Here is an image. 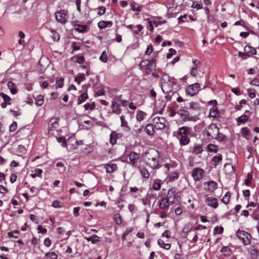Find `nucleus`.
Returning a JSON list of instances; mask_svg holds the SVG:
<instances>
[{
    "label": "nucleus",
    "mask_w": 259,
    "mask_h": 259,
    "mask_svg": "<svg viewBox=\"0 0 259 259\" xmlns=\"http://www.w3.org/2000/svg\"><path fill=\"white\" fill-rule=\"evenodd\" d=\"M58 255L54 252H49L46 253L44 259H57Z\"/></svg>",
    "instance_id": "f704fd0d"
},
{
    "label": "nucleus",
    "mask_w": 259,
    "mask_h": 259,
    "mask_svg": "<svg viewBox=\"0 0 259 259\" xmlns=\"http://www.w3.org/2000/svg\"><path fill=\"white\" fill-rule=\"evenodd\" d=\"M244 51L245 52L247 53V54H250L251 55H255L256 54V50L252 47L250 46H246L244 48Z\"/></svg>",
    "instance_id": "4c0bfd02"
},
{
    "label": "nucleus",
    "mask_w": 259,
    "mask_h": 259,
    "mask_svg": "<svg viewBox=\"0 0 259 259\" xmlns=\"http://www.w3.org/2000/svg\"><path fill=\"white\" fill-rule=\"evenodd\" d=\"M85 79V75L83 73L78 74L74 79V80L78 84H79L81 81Z\"/></svg>",
    "instance_id": "a19ab883"
},
{
    "label": "nucleus",
    "mask_w": 259,
    "mask_h": 259,
    "mask_svg": "<svg viewBox=\"0 0 259 259\" xmlns=\"http://www.w3.org/2000/svg\"><path fill=\"white\" fill-rule=\"evenodd\" d=\"M231 196V193L229 191L227 192L223 198L222 199L221 201L225 204H228Z\"/></svg>",
    "instance_id": "79ce46f5"
},
{
    "label": "nucleus",
    "mask_w": 259,
    "mask_h": 259,
    "mask_svg": "<svg viewBox=\"0 0 259 259\" xmlns=\"http://www.w3.org/2000/svg\"><path fill=\"white\" fill-rule=\"evenodd\" d=\"M202 135L205 140L210 142L213 140H216L218 141H223L225 139V136L220 132V129L216 124L211 123L204 128Z\"/></svg>",
    "instance_id": "f257e3e1"
},
{
    "label": "nucleus",
    "mask_w": 259,
    "mask_h": 259,
    "mask_svg": "<svg viewBox=\"0 0 259 259\" xmlns=\"http://www.w3.org/2000/svg\"><path fill=\"white\" fill-rule=\"evenodd\" d=\"M146 20L147 21L148 23V26H147V28L151 32H152L153 30V29H154L153 25H154V26L155 27H157L158 26L160 25L162 23H164V21L162 22V21H159V20H154L153 23L152 21L149 18L146 19Z\"/></svg>",
    "instance_id": "dca6fc26"
},
{
    "label": "nucleus",
    "mask_w": 259,
    "mask_h": 259,
    "mask_svg": "<svg viewBox=\"0 0 259 259\" xmlns=\"http://www.w3.org/2000/svg\"><path fill=\"white\" fill-rule=\"evenodd\" d=\"M131 7L132 8V10L133 11H136L137 13H136V15H138L139 13L141 11L142 7L141 6H139L137 4H136L135 2H133L131 5Z\"/></svg>",
    "instance_id": "ea45409f"
},
{
    "label": "nucleus",
    "mask_w": 259,
    "mask_h": 259,
    "mask_svg": "<svg viewBox=\"0 0 259 259\" xmlns=\"http://www.w3.org/2000/svg\"><path fill=\"white\" fill-rule=\"evenodd\" d=\"M128 157L130 159V163L132 165H135L138 162V160L139 158V155L134 152L131 151L128 154Z\"/></svg>",
    "instance_id": "f3484780"
},
{
    "label": "nucleus",
    "mask_w": 259,
    "mask_h": 259,
    "mask_svg": "<svg viewBox=\"0 0 259 259\" xmlns=\"http://www.w3.org/2000/svg\"><path fill=\"white\" fill-rule=\"evenodd\" d=\"M112 25V22L111 21H99L98 23V27L100 29H104L107 27H110Z\"/></svg>",
    "instance_id": "bb28decb"
},
{
    "label": "nucleus",
    "mask_w": 259,
    "mask_h": 259,
    "mask_svg": "<svg viewBox=\"0 0 259 259\" xmlns=\"http://www.w3.org/2000/svg\"><path fill=\"white\" fill-rule=\"evenodd\" d=\"M159 83L162 92L166 94L172 93L173 86L177 84V81L174 77H170L167 74H163Z\"/></svg>",
    "instance_id": "7ed1b4c3"
},
{
    "label": "nucleus",
    "mask_w": 259,
    "mask_h": 259,
    "mask_svg": "<svg viewBox=\"0 0 259 259\" xmlns=\"http://www.w3.org/2000/svg\"><path fill=\"white\" fill-rule=\"evenodd\" d=\"M146 197H147L148 199H149L150 201L151 199H154V203L156 201L157 195L156 193H153L152 190H149L146 195Z\"/></svg>",
    "instance_id": "58836bf2"
},
{
    "label": "nucleus",
    "mask_w": 259,
    "mask_h": 259,
    "mask_svg": "<svg viewBox=\"0 0 259 259\" xmlns=\"http://www.w3.org/2000/svg\"><path fill=\"white\" fill-rule=\"evenodd\" d=\"M139 66L141 69L145 67V73L149 74L155 68L156 61L154 59H152L151 60H143L141 62Z\"/></svg>",
    "instance_id": "423d86ee"
},
{
    "label": "nucleus",
    "mask_w": 259,
    "mask_h": 259,
    "mask_svg": "<svg viewBox=\"0 0 259 259\" xmlns=\"http://www.w3.org/2000/svg\"><path fill=\"white\" fill-rule=\"evenodd\" d=\"M42 173V170L39 168H36L34 169V173L30 175L32 178H35L36 177H40Z\"/></svg>",
    "instance_id": "864d4df0"
},
{
    "label": "nucleus",
    "mask_w": 259,
    "mask_h": 259,
    "mask_svg": "<svg viewBox=\"0 0 259 259\" xmlns=\"http://www.w3.org/2000/svg\"><path fill=\"white\" fill-rule=\"evenodd\" d=\"M143 29V26L138 24L136 26L133 27V29H132L133 33L135 34H138L139 32H140Z\"/></svg>",
    "instance_id": "6e6d98bb"
},
{
    "label": "nucleus",
    "mask_w": 259,
    "mask_h": 259,
    "mask_svg": "<svg viewBox=\"0 0 259 259\" xmlns=\"http://www.w3.org/2000/svg\"><path fill=\"white\" fill-rule=\"evenodd\" d=\"M52 33L51 37L54 41H58L60 39V35L59 33L54 30H51Z\"/></svg>",
    "instance_id": "49530a36"
},
{
    "label": "nucleus",
    "mask_w": 259,
    "mask_h": 259,
    "mask_svg": "<svg viewBox=\"0 0 259 259\" xmlns=\"http://www.w3.org/2000/svg\"><path fill=\"white\" fill-rule=\"evenodd\" d=\"M250 114L251 113L249 110H246L245 114L242 115L236 118L237 125L239 126L241 124L246 123L248 120Z\"/></svg>",
    "instance_id": "f8f14e48"
},
{
    "label": "nucleus",
    "mask_w": 259,
    "mask_h": 259,
    "mask_svg": "<svg viewBox=\"0 0 259 259\" xmlns=\"http://www.w3.org/2000/svg\"><path fill=\"white\" fill-rule=\"evenodd\" d=\"M247 94L250 98H254L255 97V91L253 89H248Z\"/></svg>",
    "instance_id": "0e129e2a"
},
{
    "label": "nucleus",
    "mask_w": 259,
    "mask_h": 259,
    "mask_svg": "<svg viewBox=\"0 0 259 259\" xmlns=\"http://www.w3.org/2000/svg\"><path fill=\"white\" fill-rule=\"evenodd\" d=\"M154 156H149L148 158V162L146 164L152 169H158L161 167L159 161V153L157 150H153Z\"/></svg>",
    "instance_id": "20e7f679"
},
{
    "label": "nucleus",
    "mask_w": 259,
    "mask_h": 259,
    "mask_svg": "<svg viewBox=\"0 0 259 259\" xmlns=\"http://www.w3.org/2000/svg\"><path fill=\"white\" fill-rule=\"evenodd\" d=\"M64 78L57 77L56 78V88H62L64 85Z\"/></svg>",
    "instance_id": "603ef678"
},
{
    "label": "nucleus",
    "mask_w": 259,
    "mask_h": 259,
    "mask_svg": "<svg viewBox=\"0 0 259 259\" xmlns=\"http://www.w3.org/2000/svg\"><path fill=\"white\" fill-rule=\"evenodd\" d=\"M241 134L246 140H249L251 136L250 131L247 127H242L241 129Z\"/></svg>",
    "instance_id": "393cba45"
},
{
    "label": "nucleus",
    "mask_w": 259,
    "mask_h": 259,
    "mask_svg": "<svg viewBox=\"0 0 259 259\" xmlns=\"http://www.w3.org/2000/svg\"><path fill=\"white\" fill-rule=\"evenodd\" d=\"M0 96L3 99L4 102L7 103L8 105L11 104V101L12 99L9 96L3 92H1L0 93Z\"/></svg>",
    "instance_id": "37998d69"
},
{
    "label": "nucleus",
    "mask_w": 259,
    "mask_h": 259,
    "mask_svg": "<svg viewBox=\"0 0 259 259\" xmlns=\"http://www.w3.org/2000/svg\"><path fill=\"white\" fill-rule=\"evenodd\" d=\"M122 135L120 133H117L115 131H112L110 135V143L112 145L116 143L117 139L121 138Z\"/></svg>",
    "instance_id": "412c9836"
},
{
    "label": "nucleus",
    "mask_w": 259,
    "mask_h": 259,
    "mask_svg": "<svg viewBox=\"0 0 259 259\" xmlns=\"http://www.w3.org/2000/svg\"><path fill=\"white\" fill-rule=\"evenodd\" d=\"M205 202L210 207L216 208L218 206V200L212 197H208L205 199Z\"/></svg>",
    "instance_id": "2eb2a0df"
},
{
    "label": "nucleus",
    "mask_w": 259,
    "mask_h": 259,
    "mask_svg": "<svg viewBox=\"0 0 259 259\" xmlns=\"http://www.w3.org/2000/svg\"><path fill=\"white\" fill-rule=\"evenodd\" d=\"M250 255L252 259H259V250L256 249L252 250Z\"/></svg>",
    "instance_id": "8fccbe9b"
},
{
    "label": "nucleus",
    "mask_w": 259,
    "mask_h": 259,
    "mask_svg": "<svg viewBox=\"0 0 259 259\" xmlns=\"http://www.w3.org/2000/svg\"><path fill=\"white\" fill-rule=\"evenodd\" d=\"M59 118H52L49 122L48 132L51 133L59 127Z\"/></svg>",
    "instance_id": "ddd939ff"
},
{
    "label": "nucleus",
    "mask_w": 259,
    "mask_h": 259,
    "mask_svg": "<svg viewBox=\"0 0 259 259\" xmlns=\"http://www.w3.org/2000/svg\"><path fill=\"white\" fill-rule=\"evenodd\" d=\"M84 107L85 110H93L96 107V104L94 102L91 103H87L84 105Z\"/></svg>",
    "instance_id": "de8ad7c7"
},
{
    "label": "nucleus",
    "mask_w": 259,
    "mask_h": 259,
    "mask_svg": "<svg viewBox=\"0 0 259 259\" xmlns=\"http://www.w3.org/2000/svg\"><path fill=\"white\" fill-rule=\"evenodd\" d=\"M192 8L196 9L197 10L202 8V4L201 2L198 1H195L193 3Z\"/></svg>",
    "instance_id": "bf43d9fd"
},
{
    "label": "nucleus",
    "mask_w": 259,
    "mask_h": 259,
    "mask_svg": "<svg viewBox=\"0 0 259 259\" xmlns=\"http://www.w3.org/2000/svg\"><path fill=\"white\" fill-rule=\"evenodd\" d=\"M252 179V175L251 174H250V173H248L247 175V178L245 180V181H244L245 185H246V186H249V184L251 183V181Z\"/></svg>",
    "instance_id": "e2e57ef3"
},
{
    "label": "nucleus",
    "mask_w": 259,
    "mask_h": 259,
    "mask_svg": "<svg viewBox=\"0 0 259 259\" xmlns=\"http://www.w3.org/2000/svg\"><path fill=\"white\" fill-rule=\"evenodd\" d=\"M203 151L202 144H196L194 145L192 149V152L196 155L201 154Z\"/></svg>",
    "instance_id": "b1692460"
},
{
    "label": "nucleus",
    "mask_w": 259,
    "mask_h": 259,
    "mask_svg": "<svg viewBox=\"0 0 259 259\" xmlns=\"http://www.w3.org/2000/svg\"><path fill=\"white\" fill-rule=\"evenodd\" d=\"M74 30L79 33H85L89 31L90 26L87 24H76L75 25Z\"/></svg>",
    "instance_id": "a211bd4d"
},
{
    "label": "nucleus",
    "mask_w": 259,
    "mask_h": 259,
    "mask_svg": "<svg viewBox=\"0 0 259 259\" xmlns=\"http://www.w3.org/2000/svg\"><path fill=\"white\" fill-rule=\"evenodd\" d=\"M111 108L112 113L115 114L119 115L121 113L122 109L120 108V105L115 101H112Z\"/></svg>",
    "instance_id": "aec40b11"
},
{
    "label": "nucleus",
    "mask_w": 259,
    "mask_h": 259,
    "mask_svg": "<svg viewBox=\"0 0 259 259\" xmlns=\"http://www.w3.org/2000/svg\"><path fill=\"white\" fill-rule=\"evenodd\" d=\"M222 159L223 158L222 155L221 154H218L217 155L214 156L212 158V160L214 163V164L216 165L217 164H218V163L221 162L222 160Z\"/></svg>",
    "instance_id": "09e8293b"
},
{
    "label": "nucleus",
    "mask_w": 259,
    "mask_h": 259,
    "mask_svg": "<svg viewBox=\"0 0 259 259\" xmlns=\"http://www.w3.org/2000/svg\"><path fill=\"white\" fill-rule=\"evenodd\" d=\"M88 98L89 97L87 93H83L79 95L77 99V105H80L83 102H85L88 99Z\"/></svg>",
    "instance_id": "72a5a7b5"
},
{
    "label": "nucleus",
    "mask_w": 259,
    "mask_h": 259,
    "mask_svg": "<svg viewBox=\"0 0 259 259\" xmlns=\"http://www.w3.org/2000/svg\"><path fill=\"white\" fill-rule=\"evenodd\" d=\"M120 120L121 127L128 128V130L130 129V127L128 125L127 121L125 119V116L124 115H121L120 116Z\"/></svg>",
    "instance_id": "5fc2aeb1"
},
{
    "label": "nucleus",
    "mask_w": 259,
    "mask_h": 259,
    "mask_svg": "<svg viewBox=\"0 0 259 259\" xmlns=\"http://www.w3.org/2000/svg\"><path fill=\"white\" fill-rule=\"evenodd\" d=\"M191 130V127L184 126L179 128L177 131L174 132L172 136L179 140L181 146H186L190 142L189 136Z\"/></svg>",
    "instance_id": "f03ea898"
},
{
    "label": "nucleus",
    "mask_w": 259,
    "mask_h": 259,
    "mask_svg": "<svg viewBox=\"0 0 259 259\" xmlns=\"http://www.w3.org/2000/svg\"><path fill=\"white\" fill-rule=\"evenodd\" d=\"M161 180L159 179H155L152 182V188L154 190H159L161 188Z\"/></svg>",
    "instance_id": "2f4dec72"
},
{
    "label": "nucleus",
    "mask_w": 259,
    "mask_h": 259,
    "mask_svg": "<svg viewBox=\"0 0 259 259\" xmlns=\"http://www.w3.org/2000/svg\"><path fill=\"white\" fill-rule=\"evenodd\" d=\"M157 243L160 247H162L166 250L169 249L171 247V244L170 243H165L164 241L161 239H159L158 240Z\"/></svg>",
    "instance_id": "473e14b6"
},
{
    "label": "nucleus",
    "mask_w": 259,
    "mask_h": 259,
    "mask_svg": "<svg viewBox=\"0 0 259 259\" xmlns=\"http://www.w3.org/2000/svg\"><path fill=\"white\" fill-rule=\"evenodd\" d=\"M204 174V171L203 169L196 167L192 170V177L195 181H198L202 179Z\"/></svg>",
    "instance_id": "9b49d317"
},
{
    "label": "nucleus",
    "mask_w": 259,
    "mask_h": 259,
    "mask_svg": "<svg viewBox=\"0 0 259 259\" xmlns=\"http://www.w3.org/2000/svg\"><path fill=\"white\" fill-rule=\"evenodd\" d=\"M139 170L142 176L145 179H148L150 177V173L148 169L144 167H139Z\"/></svg>",
    "instance_id": "c756f323"
},
{
    "label": "nucleus",
    "mask_w": 259,
    "mask_h": 259,
    "mask_svg": "<svg viewBox=\"0 0 259 259\" xmlns=\"http://www.w3.org/2000/svg\"><path fill=\"white\" fill-rule=\"evenodd\" d=\"M192 63L193 66L192 68H193L194 70H197V68H198L201 65L200 62L197 59L193 60Z\"/></svg>",
    "instance_id": "680f3d73"
},
{
    "label": "nucleus",
    "mask_w": 259,
    "mask_h": 259,
    "mask_svg": "<svg viewBox=\"0 0 259 259\" xmlns=\"http://www.w3.org/2000/svg\"><path fill=\"white\" fill-rule=\"evenodd\" d=\"M100 60L104 63H105L107 61V55L105 51L102 52L101 55L100 57Z\"/></svg>",
    "instance_id": "69168bd1"
},
{
    "label": "nucleus",
    "mask_w": 259,
    "mask_h": 259,
    "mask_svg": "<svg viewBox=\"0 0 259 259\" xmlns=\"http://www.w3.org/2000/svg\"><path fill=\"white\" fill-rule=\"evenodd\" d=\"M236 235L242 241V243L244 245H247L250 243L252 237L251 235L247 232L238 229L236 232Z\"/></svg>",
    "instance_id": "39448f33"
},
{
    "label": "nucleus",
    "mask_w": 259,
    "mask_h": 259,
    "mask_svg": "<svg viewBox=\"0 0 259 259\" xmlns=\"http://www.w3.org/2000/svg\"><path fill=\"white\" fill-rule=\"evenodd\" d=\"M177 114L181 117H183L184 121H196L198 119V117L196 116H189V112L184 109H179L177 112Z\"/></svg>",
    "instance_id": "9d476101"
},
{
    "label": "nucleus",
    "mask_w": 259,
    "mask_h": 259,
    "mask_svg": "<svg viewBox=\"0 0 259 259\" xmlns=\"http://www.w3.org/2000/svg\"><path fill=\"white\" fill-rule=\"evenodd\" d=\"M19 233L18 230H16L13 231L9 232L8 233V236L9 238H17Z\"/></svg>",
    "instance_id": "3c124183"
},
{
    "label": "nucleus",
    "mask_w": 259,
    "mask_h": 259,
    "mask_svg": "<svg viewBox=\"0 0 259 259\" xmlns=\"http://www.w3.org/2000/svg\"><path fill=\"white\" fill-rule=\"evenodd\" d=\"M134 229L133 227H131V228H127L125 231L124 232V233H123L122 236H121V238L123 240H125V237H126V236H127L129 233H130L131 232H132L133 231Z\"/></svg>",
    "instance_id": "052dcab7"
},
{
    "label": "nucleus",
    "mask_w": 259,
    "mask_h": 259,
    "mask_svg": "<svg viewBox=\"0 0 259 259\" xmlns=\"http://www.w3.org/2000/svg\"><path fill=\"white\" fill-rule=\"evenodd\" d=\"M207 150L209 152L217 153L218 151V146L213 144H209L207 146Z\"/></svg>",
    "instance_id": "c9c22d12"
},
{
    "label": "nucleus",
    "mask_w": 259,
    "mask_h": 259,
    "mask_svg": "<svg viewBox=\"0 0 259 259\" xmlns=\"http://www.w3.org/2000/svg\"><path fill=\"white\" fill-rule=\"evenodd\" d=\"M176 54V51L172 48L169 49V52L166 55V58L167 59L170 58L173 55Z\"/></svg>",
    "instance_id": "774afa93"
},
{
    "label": "nucleus",
    "mask_w": 259,
    "mask_h": 259,
    "mask_svg": "<svg viewBox=\"0 0 259 259\" xmlns=\"http://www.w3.org/2000/svg\"><path fill=\"white\" fill-rule=\"evenodd\" d=\"M203 184L206 186L204 187V190L208 192H212L217 188L218 184L213 181L205 182Z\"/></svg>",
    "instance_id": "4468645a"
},
{
    "label": "nucleus",
    "mask_w": 259,
    "mask_h": 259,
    "mask_svg": "<svg viewBox=\"0 0 259 259\" xmlns=\"http://www.w3.org/2000/svg\"><path fill=\"white\" fill-rule=\"evenodd\" d=\"M153 122L156 130H162L166 127V120L163 117H155L153 119Z\"/></svg>",
    "instance_id": "6e6552de"
},
{
    "label": "nucleus",
    "mask_w": 259,
    "mask_h": 259,
    "mask_svg": "<svg viewBox=\"0 0 259 259\" xmlns=\"http://www.w3.org/2000/svg\"><path fill=\"white\" fill-rule=\"evenodd\" d=\"M83 238L88 242L91 241L92 243L94 244H98L100 242V238L95 234L92 235L89 237L84 236Z\"/></svg>",
    "instance_id": "5701e85b"
},
{
    "label": "nucleus",
    "mask_w": 259,
    "mask_h": 259,
    "mask_svg": "<svg viewBox=\"0 0 259 259\" xmlns=\"http://www.w3.org/2000/svg\"><path fill=\"white\" fill-rule=\"evenodd\" d=\"M58 142L61 144L63 147H66L67 146L66 140L64 137H60L57 138Z\"/></svg>",
    "instance_id": "13d9d810"
},
{
    "label": "nucleus",
    "mask_w": 259,
    "mask_h": 259,
    "mask_svg": "<svg viewBox=\"0 0 259 259\" xmlns=\"http://www.w3.org/2000/svg\"><path fill=\"white\" fill-rule=\"evenodd\" d=\"M200 88V84L198 83H195L188 85L186 88L185 92L187 95L192 97L197 94L198 92L201 90Z\"/></svg>",
    "instance_id": "1a4fd4ad"
},
{
    "label": "nucleus",
    "mask_w": 259,
    "mask_h": 259,
    "mask_svg": "<svg viewBox=\"0 0 259 259\" xmlns=\"http://www.w3.org/2000/svg\"><path fill=\"white\" fill-rule=\"evenodd\" d=\"M165 198L168 200L171 204H174L176 201H179L180 200V196L178 192H176V188H170L167 192Z\"/></svg>",
    "instance_id": "0eeeda50"
},
{
    "label": "nucleus",
    "mask_w": 259,
    "mask_h": 259,
    "mask_svg": "<svg viewBox=\"0 0 259 259\" xmlns=\"http://www.w3.org/2000/svg\"><path fill=\"white\" fill-rule=\"evenodd\" d=\"M18 36L20 37V39H19L18 42V44L24 47L25 45V42L24 40V38L25 36L24 33L22 31H20L18 32Z\"/></svg>",
    "instance_id": "e433bc0d"
},
{
    "label": "nucleus",
    "mask_w": 259,
    "mask_h": 259,
    "mask_svg": "<svg viewBox=\"0 0 259 259\" xmlns=\"http://www.w3.org/2000/svg\"><path fill=\"white\" fill-rule=\"evenodd\" d=\"M155 129L153 124H148L145 127V131L147 135L149 136L153 135Z\"/></svg>",
    "instance_id": "7c9ffc66"
},
{
    "label": "nucleus",
    "mask_w": 259,
    "mask_h": 259,
    "mask_svg": "<svg viewBox=\"0 0 259 259\" xmlns=\"http://www.w3.org/2000/svg\"><path fill=\"white\" fill-rule=\"evenodd\" d=\"M219 113L218 110L216 106L212 107L209 111V116L215 118L217 117V114Z\"/></svg>",
    "instance_id": "c03bdc74"
},
{
    "label": "nucleus",
    "mask_w": 259,
    "mask_h": 259,
    "mask_svg": "<svg viewBox=\"0 0 259 259\" xmlns=\"http://www.w3.org/2000/svg\"><path fill=\"white\" fill-rule=\"evenodd\" d=\"M104 168L107 173L111 174L117 169V166L115 163H107L104 164Z\"/></svg>",
    "instance_id": "4be33fe9"
},
{
    "label": "nucleus",
    "mask_w": 259,
    "mask_h": 259,
    "mask_svg": "<svg viewBox=\"0 0 259 259\" xmlns=\"http://www.w3.org/2000/svg\"><path fill=\"white\" fill-rule=\"evenodd\" d=\"M17 127V123L16 121H14L9 126V131L10 132H15Z\"/></svg>",
    "instance_id": "338daca9"
},
{
    "label": "nucleus",
    "mask_w": 259,
    "mask_h": 259,
    "mask_svg": "<svg viewBox=\"0 0 259 259\" xmlns=\"http://www.w3.org/2000/svg\"><path fill=\"white\" fill-rule=\"evenodd\" d=\"M170 204L168 200L165 197H163L159 202L158 206L160 209L167 210Z\"/></svg>",
    "instance_id": "6ab92c4d"
},
{
    "label": "nucleus",
    "mask_w": 259,
    "mask_h": 259,
    "mask_svg": "<svg viewBox=\"0 0 259 259\" xmlns=\"http://www.w3.org/2000/svg\"><path fill=\"white\" fill-rule=\"evenodd\" d=\"M35 104L37 106H41L44 102V97L42 95H38L35 98Z\"/></svg>",
    "instance_id": "a18cd8bd"
},
{
    "label": "nucleus",
    "mask_w": 259,
    "mask_h": 259,
    "mask_svg": "<svg viewBox=\"0 0 259 259\" xmlns=\"http://www.w3.org/2000/svg\"><path fill=\"white\" fill-rule=\"evenodd\" d=\"M147 116L146 113L140 110L137 111L136 119L138 121L141 122Z\"/></svg>",
    "instance_id": "cd10ccee"
},
{
    "label": "nucleus",
    "mask_w": 259,
    "mask_h": 259,
    "mask_svg": "<svg viewBox=\"0 0 259 259\" xmlns=\"http://www.w3.org/2000/svg\"><path fill=\"white\" fill-rule=\"evenodd\" d=\"M179 174L178 172L175 171L170 172L167 177V180L169 182H173L179 178Z\"/></svg>",
    "instance_id": "a878e982"
},
{
    "label": "nucleus",
    "mask_w": 259,
    "mask_h": 259,
    "mask_svg": "<svg viewBox=\"0 0 259 259\" xmlns=\"http://www.w3.org/2000/svg\"><path fill=\"white\" fill-rule=\"evenodd\" d=\"M8 87L9 89L10 90L11 93L13 95H15L17 93V90L16 89V84L11 81H9L7 83Z\"/></svg>",
    "instance_id": "c85d7f7f"
},
{
    "label": "nucleus",
    "mask_w": 259,
    "mask_h": 259,
    "mask_svg": "<svg viewBox=\"0 0 259 259\" xmlns=\"http://www.w3.org/2000/svg\"><path fill=\"white\" fill-rule=\"evenodd\" d=\"M113 219L117 225H120L122 223L121 217L119 213H116L114 215Z\"/></svg>",
    "instance_id": "4d7b16f0"
}]
</instances>
